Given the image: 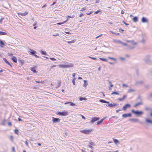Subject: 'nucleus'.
Listing matches in <instances>:
<instances>
[{"label":"nucleus","instance_id":"4d7b16f0","mask_svg":"<svg viewBox=\"0 0 152 152\" xmlns=\"http://www.w3.org/2000/svg\"><path fill=\"white\" fill-rule=\"evenodd\" d=\"M86 10V8H82L81 9V10H80L81 11H83L85 10Z\"/></svg>","mask_w":152,"mask_h":152},{"label":"nucleus","instance_id":"6e6d98bb","mask_svg":"<svg viewBox=\"0 0 152 152\" xmlns=\"http://www.w3.org/2000/svg\"><path fill=\"white\" fill-rule=\"evenodd\" d=\"M122 86L123 87L125 86L126 87H128V86L127 85L125 84H123L122 85Z\"/></svg>","mask_w":152,"mask_h":152},{"label":"nucleus","instance_id":"f8f14e48","mask_svg":"<svg viewBox=\"0 0 152 152\" xmlns=\"http://www.w3.org/2000/svg\"><path fill=\"white\" fill-rule=\"evenodd\" d=\"M126 49H127L129 50H132L133 49L135 48V47L134 46H131L127 44V46H126Z\"/></svg>","mask_w":152,"mask_h":152},{"label":"nucleus","instance_id":"052dcab7","mask_svg":"<svg viewBox=\"0 0 152 152\" xmlns=\"http://www.w3.org/2000/svg\"><path fill=\"white\" fill-rule=\"evenodd\" d=\"M3 59L5 63H6L8 61L6 59V58H3Z\"/></svg>","mask_w":152,"mask_h":152},{"label":"nucleus","instance_id":"680f3d73","mask_svg":"<svg viewBox=\"0 0 152 152\" xmlns=\"http://www.w3.org/2000/svg\"><path fill=\"white\" fill-rule=\"evenodd\" d=\"M4 19V18H1V19H0V23H1L2 20Z\"/></svg>","mask_w":152,"mask_h":152},{"label":"nucleus","instance_id":"3c124183","mask_svg":"<svg viewBox=\"0 0 152 152\" xmlns=\"http://www.w3.org/2000/svg\"><path fill=\"white\" fill-rule=\"evenodd\" d=\"M53 36H59V34L58 33H56L55 34H53Z\"/></svg>","mask_w":152,"mask_h":152},{"label":"nucleus","instance_id":"8fccbe9b","mask_svg":"<svg viewBox=\"0 0 152 152\" xmlns=\"http://www.w3.org/2000/svg\"><path fill=\"white\" fill-rule=\"evenodd\" d=\"M145 42V40L143 38L141 40V42L142 43H144Z\"/></svg>","mask_w":152,"mask_h":152},{"label":"nucleus","instance_id":"2f4dec72","mask_svg":"<svg viewBox=\"0 0 152 152\" xmlns=\"http://www.w3.org/2000/svg\"><path fill=\"white\" fill-rule=\"evenodd\" d=\"M99 13L100 14H101L102 12H101V10L100 9H99L97 10V11H96L95 12V14H97Z\"/></svg>","mask_w":152,"mask_h":152},{"label":"nucleus","instance_id":"58836bf2","mask_svg":"<svg viewBox=\"0 0 152 152\" xmlns=\"http://www.w3.org/2000/svg\"><path fill=\"white\" fill-rule=\"evenodd\" d=\"M15 134H18L19 131L18 129H16L15 130Z\"/></svg>","mask_w":152,"mask_h":152},{"label":"nucleus","instance_id":"0eeeda50","mask_svg":"<svg viewBox=\"0 0 152 152\" xmlns=\"http://www.w3.org/2000/svg\"><path fill=\"white\" fill-rule=\"evenodd\" d=\"M132 116V114L131 113H125L122 115V117L124 118H126L127 117H130Z\"/></svg>","mask_w":152,"mask_h":152},{"label":"nucleus","instance_id":"a19ab883","mask_svg":"<svg viewBox=\"0 0 152 152\" xmlns=\"http://www.w3.org/2000/svg\"><path fill=\"white\" fill-rule=\"evenodd\" d=\"M76 80L75 78H74L72 80V82L74 85H75V80Z\"/></svg>","mask_w":152,"mask_h":152},{"label":"nucleus","instance_id":"dca6fc26","mask_svg":"<svg viewBox=\"0 0 152 152\" xmlns=\"http://www.w3.org/2000/svg\"><path fill=\"white\" fill-rule=\"evenodd\" d=\"M143 104V103L142 102V101H140V102H138L137 104H135L134 105V107H136L137 106L139 105H142Z\"/></svg>","mask_w":152,"mask_h":152},{"label":"nucleus","instance_id":"f257e3e1","mask_svg":"<svg viewBox=\"0 0 152 152\" xmlns=\"http://www.w3.org/2000/svg\"><path fill=\"white\" fill-rule=\"evenodd\" d=\"M59 68H66L73 67V64H72L68 62H66L65 64H61L57 65Z\"/></svg>","mask_w":152,"mask_h":152},{"label":"nucleus","instance_id":"4c0bfd02","mask_svg":"<svg viewBox=\"0 0 152 152\" xmlns=\"http://www.w3.org/2000/svg\"><path fill=\"white\" fill-rule=\"evenodd\" d=\"M63 134H64V137H67L68 136V133H66V132H64L63 133Z\"/></svg>","mask_w":152,"mask_h":152},{"label":"nucleus","instance_id":"338daca9","mask_svg":"<svg viewBox=\"0 0 152 152\" xmlns=\"http://www.w3.org/2000/svg\"><path fill=\"white\" fill-rule=\"evenodd\" d=\"M137 99H139L140 100V101H142V99H141V96H138L137 98Z\"/></svg>","mask_w":152,"mask_h":152},{"label":"nucleus","instance_id":"5fc2aeb1","mask_svg":"<svg viewBox=\"0 0 152 152\" xmlns=\"http://www.w3.org/2000/svg\"><path fill=\"white\" fill-rule=\"evenodd\" d=\"M108 58L110 59L113 60L114 61H116V59L113 58H112V57H108Z\"/></svg>","mask_w":152,"mask_h":152},{"label":"nucleus","instance_id":"423d86ee","mask_svg":"<svg viewBox=\"0 0 152 152\" xmlns=\"http://www.w3.org/2000/svg\"><path fill=\"white\" fill-rule=\"evenodd\" d=\"M131 107V105L129 104H126L122 107V110H126L127 108H130Z\"/></svg>","mask_w":152,"mask_h":152},{"label":"nucleus","instance_id":"de8ad7c7","mask_svg":"<svg viewBox=\"0 0 152 152\" xmlns=\"http://www.w3.org/2000/svg\"><path fill=\"white\" fill-rule=\"evenodd\" d=\"M50 59L51 60L53 61H56V59H55V58H50Z\"/></svg>","mask_w":152,"mask_h":152},{"label":"nucleus","instance_id":"774afa93","mask_svg":"<svg viewBox=\"0 0 152 152\" xmlns=\"http://www.w3.org/2000/svg\"><path fill=\"white\" fill-rule=\"evenodd\" d=\"M123 22L126 26H128L129 25V24H128L127 23H126L124 21H123Z\"/></svg>","mask_w":152,"mask_h":152},{"label":"nucleus","instance_id":"2eb2a0df","mask_svg":"<svg viewBox=\"0 0 152 152\" xmlns=\"http://www.w3.org/2000/svg\"><path fill=\"white\" fill-rule=\"evenodd\" d=\"M105 118H104L102 119L96 123V124L99 125H100L103 122V120L105 119Z\"/></svg>","mask_w":152,"mask_h":152},{"label":"nucleus","instance_id":"7c9ffc66","mask_svg":"<svg viewBox=\"0 0 152 152\" xmlns=\"http://www.w3.org/2000/svg\"><path fill=\"white\" fill-rule=\"evenodd\" d=\"M145 62L147 63L150 64L151 63V60L148 59L145 60Z\"/></svg>","mask_w":152,"mask_h":152},{"label":"nucleus","instance_id":"c756f323","mask_svg":"<svg viewBox=\"0 0 152 152\" xmlns=\"http://www.w3.org/2000/svg\"><path fill=\"white\" fill-rule=\"evenodd\" d=\"M28 14V12H25L23 13H20L19 14L22 16H25L26 15Z\"/></svg>","mask_w":152,"mask_h":152},{"label":"nucleus","instance_id":"9d476101","mask_svg":"<svg viewBox=\"0 0 152 152\" xmlns=\"http://www.w3.org/2000/svg\"><path fill=\"white\" fill-rule=\"evenodd\" d=\"M141 21L143 23H147L148 22V20L146 18L143 17L142 18Z\"/></svg>","mask_w":152,"mask_h":152},{"label":"nucleus","instance_id":"c9c22d12","mask_svg":"<svg viewBox=\"0 0 152 152\" xmlns=\"http://www.w3.org/2000/svg\"><path fill=\"white\" fill-rule=\"evenodd\" d=\"M75 40H72L71 41H68L67 42V43L68 44L72 43H73L74 42H75Z\"/></svg>","mask_w":152,"mask_h":152},{"label":"nucleus","instance_id":"ea45409f","mask_svg":"<svg viewBox=\"0 0 152 152\" xmlns=\"http://www.w3.org/2000/svg\"><path fill=\"white\" fill-rule=\"evenodd\" d=\"M128 91L129 92H132L134 91V90L133 89L130 88L129 89Z\"/></svg>","mask_w":152,"mask_h":152},{"label":"nucleus","instance_id":"f704fd0d","mask_svg":"<svg viewBox=\"0 0 152 152\" xmlns=\"http://www.w3.org/2000/svg\"><path fill=\"white\" fill-rule=\"evenodd\" d=\"M99 59L102 61H107V59L106 58H99Z\"/></svg>","mask_w":152,"mask_h":152},{"label":"nucleus","instance_id":"13d9d810","mask_svg":"<svg viewBox=\"0 0 152 152\" xmlns=\"http://www.w3.org/2000/svg\"><path fill=\"white\" fill-rule=\"evenodd\" d=\"M119 58L122 60L124 61L125 60V58H123V57H120Z\"/></svg>","mask_w":152,"mask_h":152},{"label":"nucleus","instance_id":"412c9836","mask_svg":"<svg viewBox=\"0 0 152 152\" xmlns=\"http://www.w3.org/2000/svg\"><path fill=\"white\" fill-rule=\"evenodd\" d=\"M99 101L101 103H103L107 104L109 103V102L107 101H106L103 99H100L99 100Z\"/></svg>","mask_w":152,"mask_h":152},{"label":"nucleus","instance_id":"cd10ccee","mask_svg":"<svg viewBox=\"0 0 152 152\" xmlns=\"http://www.w3.org/2000/svg\"><path fill=\"white\" fill-rule=\"evenodd\" d=\"M30 53L31 54L34 56V55H35V54H36L37 53L36 51H35L34 50H32L31 51H30Z\"/></svg>","mask_w":152,"mask_h":152},{"label":"nucleus","instance_id":"473e14b6","mask_svg":"<svg viewBox=\"0 0 152 152\" xmlns=\"http://www.w3.org/2000/svg\"><path fill=\"white\" fill-rule=\"evenodd\" d=\"M7 34L6 32L0 31V35H6Z\"/></svg>","mask_w":152,"mask_h":152},{"label":"nucleus","instance_id":"37998d69","mask_svg":"<svg viewBox=\"0 0 152 152\" xmlns=\"http://www.w3.org/2000/svg\"><path fill=\"white\" fill-rule=\"evenodd\" d=\"M122 45H123L124 46H127V44L126 43H124L123 42H122L121 44Z\"/></svg>","mask_w":152,"mask_h":152},{"label":"nucleus","instance_id":"aec40b11","mask_svg":"<svg viewBox=\"0 0 152 152\" xmlns=\"http://www.w3.org/2000/svg\"><path fill=\"white\" fill-rule=\"evenodd\" d=\"M145 121L146 122L148 123L152 124V121L151 120L148 118H146L145 119Z\"/></svg>","mask_w":152,"mask_h":152},{"label":"nucleus","instance_id":"4be33fe9","mask_svg":"<svg viewBox=\"0 0 152 152\" xmlns=\"http://www.w3.org/2000/svg\"><path fill=\"white\" fill-rule=\"evenodd\" d=\"M69 104L71 106H74L76 105L74 103H73V102H66L65 103V104Z\"/></svg>","mask_w":152,"mask_h":152},{"label":"nucleus","instance_id":"ddd939ff","mask_svg":"<svg viewBox=\"0 0 152 152\" xmlns=\"http://www.w3.org/2000/svg\"><path fill=\"white\" fill-rule=\"evenodd\" d=\"M18 61L19 63H21V65H23L24 64V61L21 58H19L18 59Z\"/></svg>","mask_w":152,"mask_h":152},{"label":"nucleus","instance_id":"1a4fd4ad","mask_svg":"<svg viewBox=\"0 0 152 152\" xmlns=\"http://www.w3.org/2000/svg\"><path fill=\"white\" fill-rule=\"evenodd\" d=\"M108 104V105H106V106L107 107H115V106H116L118 105V104H112V103H110L109 102V103H107Z\"/></svg>","mask_w":152,"mask_h":152},{"label":"nucleus","instance_id":"6ab92c4d","mask_svg":"<svg viewBox=\"0 0 152 152\" xmlns=\"http://www.w3.org/2000/svg\"><path fill=\"white\" fill-rule=\"evenodd\" d=\"M132 20L134 22H137L138 20V18L137 16H135L133 18Z\"/></svg>","mask_w":152,"mask_h":152},{"label":"nucleus","instance_id":"6e6552de","mask_svg":"<svg viewBox=\"0 0 152 152\" xmlns=\"http://www.w3.org/2000/svg\"><path fill=\"white\" fill-rule=\"evenodd\" d=\"M99 119V118L95 117L92 118V120L91 121V123L93 124L95 121H98Z\"/></svg>","mask_w":152,"mask_h":152},{"label":"nucleus","instance_id":"393cba45","mask_svg":"<svg viewBox=\"0 0 152 152\" xmlns=\"http://www.w3.org/2000/svg\"><path fill=\"white\" fill-rule=\"evenodd\" d=\"M143 83V81L142 80H140L139 81H137L135 82V84H142Z\"/></svg>","mask_w":152,"mask_h":152},{"label":"nucleus","instance_id":"b1692460","mask_svg":"<svg viewBox=\"0 0 152 152\" xmlns=\"http://www.w3.org/2000/svg\"><path fill=\"white\" fill-rule=\"evenodd\" d=\"M126 42H130L132 44H133L134 45H136L137 44L136 42H134V41L133 40H127Z\"/></svg>","mask_w":152,"mask_h":152},{"label":"nucleus","instance_id":"bb28decb","mask_svg":"<svg viewBox=\"0 0 152 152\" xmlns=\"http://www.w3.org/2000/svg\"><path fill=\"white\" fill-rule=\"evenodd\" d=\"M84 83L83 84V86L85 88L88 85V83L87 80H84Z\"/></svg>","mask_w":152,"mask_h":152},{"label":"nucleus","instance_id":"c03bdc74","mask_svg":"<svg viewBox=\"0 0 152 152\" xmlns=\"http://www.w3.org/2000/svg\"><path fill=\"white\" fill-rule=\"evenodd\" d=\"M111 94L112 95L115 94L116 95H118L119 94L118 92H114L111 93Z\"/></svg>","mask_w":152,"mask_h":152},{"label":"nucleus","instance_id":"864d4df0","mask_svg":"<svg viewBox=\"0 0 152 152\" xmlns=\"http://www.w3.org/2000/svg\"><path fill=\"white\" fill-rule=\"evenodd\" d=\"M87 147H88L89 148H91L92 149H93L94 148V147H93L92 146H91V145H87Z\"/></svg>","mask_w":152,"mask_h":152},{"label":"nucleus","instance_id":"5701e85b","mask_svg":"<svg viewBox=\"0 0 152 152\" xmlns=\"http://www.w3.org/2000/svg\"><path fill=\"white\" fill-rule=\"evenodd\" d=\"M40 53H41V54L42 55H44L45 56H48L49 55L47 54L46 51H43V50H41L40 51Z\"/></svg>","mask_w":152,"mask_h":152},{"label":"nucleus","instance_id":"e433bc0d","mask_svg":"<svg viewBox=\"0 0 152 152\" xmlns=\"http://www.w3.org/2000/svg\"><path fill=\"white\" fill-rule=\"evenodd\" d=\"M0 45H4V43L3 41H2L1 39H0Z\"/></svg>","mask_w":152,"mask_h":152},{"label":"nucleus","instance_id":"c85d7f7f","mask_svg":"<svg viewBox=\"0 0 152 152\" xmlns=\"http://www.w3.org/2000/svg\"><path fill=\"white\" fill-rule=\"evenodd\" d=\"M87 99L85 97H79V100L80 101H83V100H86Z\"/></svg>","mask_w":152,"mask_h":152},{"label":"nucleus","instance_id":"7ed1b4c3","mask_svg":"<svg viewBox=\"0 0 152 152\" xmlns=\"http://www.w3.org/2000/svg\"><path fill=\"white\" fill-rule=\"evenodd\" d=\"M132 112L134 114L137 115H142L143 113V112L142 111H139L138 110L135 111L134 110H132Z\"/></svg>","mask_w":152,"mask_h":152},{"label":"nucleus","instance_id":"9b49d317","mask_svg":"<svg viewBox=\"0 0 152 152\" xmlns=\"http://www.w3.org/2000/svg\"><path fill=\"white\" fill-rule=\"evenodd\" d=\"M129 121L134 122H136L139 121V119L137 118H131L129 120Z\"/></svg>","mask_w":152,"mask_h":152},{"label":"nucleus","instance_id":"e2e57ef3","mask_svg":"<svg viewBox=\"0 0 152 152\" xmlns=\"http://www.w3.org/2000/svg\"><path fill=\"white\" fill-rule=\"evenodd\" d=\"M89 144L92 145H94V142H91L89 143Z\"/></svg>","mask_w":152,"mask_h":152},{"label":"nucleus","instance_id":"a18cd8bd","mask_svg":"<svg viewBox=\"0 0 152 152\" xmlns=\"http://www.w3.org/2000/svg\"><path fill=\"white\" fill-rule=\"evenodd\" d=\"M110 32L113 34H115L116 35H119L120 34L119 33H115L113 31H110Z\"/></svg>","mask_w":152,"mask_h":152},{"label":"nucleus","instance_id":"a211bd4d","mask_svg":"<svg viewBox=\"0 0 152 152\" xmlns=\"http://www.w3.org/2000/svg\"><path fill=\"white\" fill-rule=\"evenodd\" d=\"M127 97V96L126 95H124L123 98H119L118 99V100L120 101L123 100L125 98Z\"/></svg>","mask_w":152,"mask_h":152},{"label":"nucleus","instance_id":"20e7f679","mask_svg":"<svg viewBox=\"0 0 152 152\" xmlns=\"http://www.w3.org/2000/svg\"><path fill=\"white\" fill-rule=\"evenodd\" d=\"M61 121V119L58 118H55L54 117H52V121L53 124L57 123Z\"/></svg>","mask_w":152,"mask_h":152},{"label":"nucleus","instance_id":"4468645a","mask_svg":"<svg viewBox=\"0 0 152 152\" xmlns=\"http://www.w3.org/2000/svg\"><path fill=\"white\" fill-rule=\"evenodd\" d=\"M30 70L34 73L37 72V71L36 70V67L35 66L34 67H31Z\"/></svg>","mask_w":152,"mask_h":152},{"label":"nucleus","instance_id":"603ef678","mask_svg":"<svg viewBox=\"0 0 152 152\" xmlns=\"http://www.w3.org/2000/svg\"><path fill=\"white\" fill-rule=\"evenodd\" d=\"M109 83L110 84V86L111 87H113V85L112 84V83L109 80Z\"/></svg>","mask_w":152,"mask_h":152},{"label":"nucleus","instance_id":"bf43d9fd","mask_svg":"<svg viewBox=\"0 0 152 152\" xmlns=\"http://www.w3.org/2000/svg\"><path fill=\"white\" fill-rule=\"evenodd\" d=\"M145 109L146 110H149L150 109V108L149 107H145Z\"/></svg>","mask_w":152,"mask_h":152},{"label":"nucleus","instance_id":"0e129e2a","mask_svg":"<svg viewBox=\"0 0 152 152\" xmlns=\"http://www.w3.org/2000/svg\"><path fill=\"white\" fill-rule=\"evenodd\" d=\"M116 42L120 44H121L122 42L120 40H117Z\"/></svg>","mask_w":152,"mask_h":152},{"label":"nucleus","instance_id":"39448f33","mask_svg":"<svg viewBox=\"0 0 152 152\" xmlns=\"http://www.w3.org/2000/svg\"><path fill=\"white\" fill-rule=\"evenodd\" d=\"M80 132L82 133L88 134L92 132V130H84L81 131Z\"/></svg>","mask_w":152,"mask_h":152},{"label":"nucleus","instance_id":"f3484780","mask_svg":"<svg viewBox=\"0 0 152 152\" xmlns=\"http://www.w3.org/2000/svg\"><path fill=\"white\" fill-rule=\"evenodd\" d=\"M12 60L13 61V62L15 63H16L17 61V60L16 58L14 56H13L12 57Z\"/></svg>","mask_w":152,"mask_h":152},{"label":"nucleus","instance_id":"79ce46f5","mask_svg":"<svg viewBox=\"0 0 152 152\" xmlns=\"http://www.w3.org/2000/svg\"><path fill=\"white\" fill-rule=\"evenodd\" d=\"M66 22V21H64L62 22L58 23L57 24V25H61L64 24Z\"/></svg>","mask_w":152,"mask_h":152},{"label":"nucleus","instance_id":"69168bd1","mask_svg":"<svg viewBox=\"0 0 152 152\" xmlns=\"http://www.w3.org/2000/svg\"><path fill=\"white\" fill-rule=\"evenodd\" d=\"M25 143L26 145L27 146H28V143L27 140H26V141Z\"/></svg>","mask_w":152,"mask_h":152},{"label":"nucleus","instance_id":"09e8293b","mask_svg":"<svg viewBox=\"0 0 152 152\" xmlns=\"http://www.w3.org/2000/svg\"><path fill=\"white\" fill-rule=\"evenodd\" d=\"M81 151H82V152H86V149L84 148H83V149H82L81 150Z\"/></svg>","mask_w":152,"mask_h":152},{"label":"nucleus","instance_id":"f03ea898","mask_svg":"<svg viewBox=\"0 0 152 152\" xmlns=\"http://www.w3.org/2000/svg\"><path fill=\"white\" fill-rule=\"evenodd\" d=\"M57 115L65 116L68 115H69V113L68 111L64 110L63 111L59 112L58 113Z\"/></svg>","mask_w":152,"mask_h":152},{"label":"nucleus","instance_id":"a878e982","mask_svg":"<svg viewBox=\"0 0 152 152\" xmlns=\"http://www.w3.org/2000/svg\"><path fill=\"white\" fill-rule=\"evenodd\" d=\"M114 142L115 144L117 145V143H119V141L116 139H113Z\"/></svg>","mask_w":152,"mask_h":152},{"label":"nucleus","instance_id":"49530a36","mask_svg":"<svg viewBox=\"0 0 152 152\" xmlns=\"http://www.w3.org/2000/svg\"><path fill=\"white\" fill-rule=\"evenodd\" d=\"M93 11H91L90 12H87V13H86V15H90L91 14V13H93Z\"/></svg>","mask_w":152,"mask_h":152},{"label":"nucleus","instance_id":"72a5a7b5","mask_svg":"<svg viewBox=\"0 0 152 152\" xmlns=\"http://www.w3.org/2000/svg\"><path fill=\"white\" fill-rule=\"evenodd\" d=\"M61 85V81L59 80L58 83V86L56 87L58 88L60 87Z\"/></svg>","mask_w":152,"mask_h":152}]
</instances>
